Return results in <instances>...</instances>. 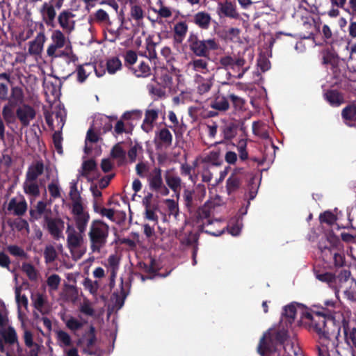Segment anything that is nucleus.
Returning a JSON list of instances; mask_svg holds the SVG:
<instances>
[{"instance_id": "nucleus-1", "label": "nucleus", "mask_w": 356, "mask_h": 356, "mask_svg": "<svg viewBox=\"0 0 356 356\" xmlns=\"http://www.w3.org/2000/svg\"><path fill=\"white\" fill-rule=\"evenodd\" d=\"M316 310L302 312V317L309 321L310 327L319 336L337 324V316L346 317L337 302L332 300H325L323 306H314Z\"/></svg>"}, {"instance_id": "nucleus-2", "label": "nucleus", "mask_w": 356, "mask_h": 356, "mask_svg": "<svg viewBox=\"0 0 356 356\" xmlns=\"http://www.w3.org/2000/svg\"><path fill=\"white\" fill-rule=\"evenodd\" d=\"M335 321L337 324L330 329H327L325 332L319 335L320 339L329 342L334 339L332 342V347L336 349L339 355H341L339 352L341 342L339 337L342 328L344 342L351 352L352 356H356V327H350L348 317H342L338 314Z\"/></svg>"}, {"instance_id": "nucleus-3", "label": "nucleus", "mask_w": 356, "mask_h": 356, "mask_svg": "<svg viewBox=\"0 0 356 356\" xmlns=\"http://www.w3.org/2000/svg\"><path fill=\"white\" fill-rule=\"evenodd\" d=\"M31 222L41 220V226L55 240L63 238V232L65 228L64 221L59 217H54L50 208H47V203L39 201L36 205L29 211Z\"/></svg>"}, {"instance_id": "nucleus-4", "label": "nucleus", "mask_w": 356, "mask_h": 356, "mask_svg": "<svg viewBox=\"0 0 356 356\" xmlns=\"http://www.w3.org/2000/svg\"><path fill=\"white\" fill-rule=\"evenodd\" d=\"M88 235L91 251L95 253H100L102 249L107 243L109 227L101 220H94L90 225Z\"/></svg>"}, {"instance_id": "nucleus-5", "label": "nucleus", "mask_w": 356, "mask_h": 356, "mask_svg": "<svg viewBox=\"0 0 356 356\" xmlns=\"http://www.w3.org/2000/svg\"><path fill=\"white\" fill-rule=\"evenodd\" d=\"M186 45L193 55L203 58L209 57L211 51H215L219 48V44L215 38L200 40L193 33H190L186 40Z\"/></svg>"}, {"instance_id": "nucleus-6", "label": "nucleus", "mask_w": 356, "mask_h": 356, "mask_svg": "<svg viewBox=\"0 0 356 356\" xmlns=\"http://www.w3.org/2000/svg\"><path fill=\"white\" fill-rule=\"evenodd\" d=\"M314 273L318 281L326 284L329 287L334 289L336 291H339L342 284L346 282L350 275V272L348 270L343 269L339 272L333 273L317 268L316 267L314 268Z\"/></svg>"}, {"instance_id": "nucleus-7", "label": "nucleus", "mask_w": 356, "mask_h": 356, "mask_svg": "<svg viewBox=\"0 0 356 356\" xmlns=\"http://www.w3.org/2000/svg\"><path fill=\"white\" fill-rule=\"evenodd\" d=\"M67 246L72 254L73 260L78 261L86 253V248L83 245V234L77 232L70 225H67Z\"/></svg>"}, {"instance_id": "nucleus-8", "label": "nucleus", "mask_w": 356, "mask_h": 356, "mask_svg": "<svg viewBox=\"0 0 356 356\" xmlns=\"http://www.w3.org/2000/svg\"><path fill=\"white\" fill-rule=\"evenodd\" d=\"M212 207L213 203L210 201H207L202 206L188 211L190 218L193 223L198 225L200 231L203 232L206 225L212 223V220L210 218Z\"/></svg>"}, {"instance_id": "nucleus-9", "label": "nucleus", "mask_w": 356, "mask_h": 356, "mask_svg": "<svg viewBox=\"0 0 356 356\" xmlns=\"http://www.w3.org/2000/svg\"><path fill=\"white\" fill-rule=\"evenodd\" d=\"M65 0H49L44 2L40 8V14L42 21L47 26L55 27V19L56 17V10H60Z\"/></svg>"}, {"instance_id": "nucleus-10", "label": "nucleus", "mask_w": 356, "mask_h": 356, "mask_svg": "<svg viewBox=\"0 0 356 356\" xmlns=\"http://www.w3.org/2000/svg\"><path fill=\"white\" fill-rule=\"evenodd\" d=\"M207 111L208 118H216L220 115L225 114L230 108V104L228 97L218 93L209 102Z\"/></svg>"}, {"instance_id": "nucleus-11", "label": "nucleus", "mask_w": 356, "mask_h": 356, "mask_svg": "<svg viewBox=\"0 0 356 356\" xmlns=\"http://www.w3.org/2000/svg\"><path fill=\"white\" fill-rule=\"evenodd\" d=\"M257 350L261 356H292L287 352L286 347L278 348L272 339L266 340V335L261 338Z\"/></svg>"}, {"instance_id": "nucleus-12", "label": "nucleus", "mask_w": 356, "mask_h": 356, "mask_svg": "<svg viewBox=\"0 0 356 356\" xmlns=\"http://www.w3.org/2000/svg\"><path fill=\"white\" fill-rule=\"evenodd\" d=\"M150 190L155 191L163 196L169 195L170 191L163 184L162 179V170L160 168H154L147 178Z\"/></svg>"}, {"instance_id": "nucleus-13", "label": "nucleus", "mask_w": 356, "mask_h": 356, "mask_svg": "<svg viewBox=\"0 0 356 356\" xmlns=\"http://www.w3.org/2000/svg\"><path fill=\"white\" fill-rule=\"evenodd\" d=\"M72 212L74 216V221L77 229L81 234H83L90 220L89 213L84 211L83 203H79L78 201L72 206Z\"/></svg>"}, {"instance_id": "nucleus-14", "label": "nucleus", "mask_w": 356, "mask_h": 356, "mask_svg": "<svg viewBox=\"0 0 356 356\" xmlns=\"http://www.w3.org/2000/svg\"><path fill=\"white\" fill-rule=\"evenodd\" d=\"M75 14L70 9H65L59 13L57 19L60 27L66 34H70L75 29Z\"/></svg>"}, {"instance_id": "nucleus-15", "label": "nucleus", "mask_w": 356, "mask_h": 356, "mask_svg": "<svg viewBox=\"0 0 356 356\" xmlns=\"http://www.w3.org/2000/svg\"><path fill=\"white\" fill-rule=\"evenodd\" d=\"M244 174L243 168H236L226 181V190L229 195L236 193L241 188Z\"/></svg>"}, {"instance_id": "nucleus-16", "label": "nucleus", "mask_w": 356, "mask_h": 356, "mask_svg": "<svg viewBox=\"0 0 356 356\" xmlns=\"http://www.w3.org/2000/svg\"><path fill=\"white\" fill-rule=\"evenodd\" d=\"M52 43L48 47L47 54L49 57H56V51L58 49L63 48L66 42L64 32L60 30H54L51 34Z\"/></svg>"}, {"instance_id": "nucleus-17", "label": "nucleus", "mask_w": 356, "mask_h": 356, "mask_svg": "<svg viewBox=\"0 0 356 356\" xmlns=\"http://www.w3.org/2000/svg\"><path fill=\"white\" fill-rule=\"evenodd\" d=\"M35 109L29 104H23L22 106H18L16 110V117L24 127L30 124L31 120L35 118Z\"/></svg>"}, {"instance_id": "nucleus-18", "label": "nucleus", "mask_w": 356, "mask_h": 356, "mask_svg": "<svg viewBox=\"0 0 356 356\" xmlns=\"http://www.w3.org/2000/svg\"><path fill=\"white\" fill-rule=\"evenodd\" d=\"M0 335L3 339L5 343L10 346H16L17 353L18 356H21L22 354V348L19 345L17 339V335L14 327L9 326L7 329L0 327Z\"/></svg>"}, {"instance_id": "nucleus-19", "label": "nucleus", "mask_w": 356, "mask_h": 356, "mask_svg": "<svg viewBox=\"0 0 356 356\" xmlns=\"http://www.w3.org/2000/svg\"><path fill=\"white\" fill-rule=\"evenodd\" d=\"M77 81L83 83L92 71L95 72L98 77H101L104 74V71L99 72L97 66L94 65L90 63H86L83 65H79L76 67Z\"/></svg>"}, {"instance_id": "nucleus-20", "label": "nucleus", "mask_w": 356, "mask_h": 356, "mask_svg": "<svg viewBox=\"0 0 356 356\" xmlns=\"http://www.w3.org/2000/svg\"><path fill=\"white\" fill-rule=\"evenodd\" d=\"M172 134L168 128H161L155 134L154 143L158 148H168L172 144Z\"/></svg>"}, {"instance_id": "nucleus-21", "label": "nucleus", "mask_w": 356, "mask_h": 356, "mask_svg": "<svg viewBox=\"0 0 356 356\" xmlns=\"http://www.w3.org/2000/svg\"><path fill=\"white\" fill-rule=\"evenodd\" d=\"M46 40V36L44 32H40L35 38L29 42V53L31 55L38 56L43 49V46Z\"/></svg>"}, {"instance_id": "nucleus-22", "label": "nucleus", "mask_w": 356, "mask_h": 356, "mask_svg": "<svg viewBox=\"0 0 356 356\" xmlns=\"http://www.w3.org/2000/svg\"><path fill=\"white\" fill-rule=\"evenodd\" d=\"M184 204L187 211H193L201 202L199 198L194 194L193 191L189 188H185L183 192Z\"/></svg>"}, {"instance_id": "nucleus-23", "label": "nucleus", "mask_w": 356, "mask_h": 356, "mask_svg": "<svg viewBox=\"0 0 356 356\" xmlns=\"http://www.w3.org/2000/svg\"><path fill=\"white\" fill-rule=\"evenodd\" d=\"M325 99L333 107H338L344 103V97L337 90H327L324 93Z\"/></svg>"}, {"instance_id": "nucleus-24", "label": "nucleus", "mask_w": 356, "mask_h": 356, "mask_svg": "<svg viewBox=\"0 0 356 356\" xmlns=\"http://www.w3.org/2000/svg\"><path fill=\"white\" fill-rule=\"evenodd\" d=\"M159 112L155 109H147L145 113V118L141 125L142 129L146 133L153 129V123L157 120Z\"/></svg>"}, {"instance_id": "nucleus-25", "label": "nucleus", "mask_w": 356, "mask_h": 356, "mask_svg": "<svg viewBox=\"0 0 356 356\" xmlns=\"http://www.w3.org/2000/svg\"><path fill=\"white\" fill-rule=\"evenodd\" d=\"M196 82L197 83V92L199 95H204L210 91L213 85V78H204L201 75H197L196 77Z\"/></svg>"}, {"instance_id": "nucleus-26", "label": "nucleus", "mask_w": 356, "mask_h": 356, "mask_svg": "<svg viewBox=\"0 0 356 356\" xmlns=\"http://www.w3.org/2000/svg\"><path fill=\"white\" fill-rule=\"evenodd\" d=\"M318 249L321 252V256L323 260L326 262H330L333 259L334 254L341 248L332 245H328L327 244H325V242L321 241L318 243Z\"/></svg>"}, {"instance_id": "nucleus-27", "label": "nucleus", "mask_w": 356, "mask_h": 356, "mask_svg": "<svg viewBox=\"0 0 356 356\" xmlns=\"http://www.w3.org/2000/svg\"><path fill=\"white\" fill-rule=\"evenodd\" d=\"M44 172V164L42 161H36L31 165L26 172V181H34Z\"/></svg>"}, {"instance_id": "nucleus-28", "label": "nucleus", "mask_w": 356, "mask_h": 356, "mask_svg": "<svg viewBox=\"0 0 356 356\" xmlns=\"http://www.w3.org/2000/svg\"><path fill=\"white\" fill-rule=\"evenodd\" d=\"M193 22L199 28L207 30L210 26L211 17L209 13L200 11L194 15Z\"/></svg>"}, {"instance_id": "nucleus-29", "label": "nucleus", "mask_w": 356, "mask_h": 356, "mask_svg": "<svg viewBox=\"0 0 356 356\" xmlns=\"http://www.w3.org/2000/svg\"><path fill=\"white\" fill-rule=\"evenodd\" d=\"M24 93L21 88L19 87H13L11 90V94L9 97H8V104L11 107H15L17 106H19L24 102Z\"/></svg>"}, {"instance_id": "nucleus-30", "label": "nucleus", "mask_w": 356, "mask_h": 356, "mask_svg": "<svg viewBox=\"0 0 356 356\" xmlns=\"http://www.w3.org/2000/svg\"><path fill=\"white\" fill-rule=\"evenodd\" d=\"M218 13H222L225 17L233 19H238L239 14L236 10V6L230 1H226L225 3H219Z\"/></svg>"}, {"instance_id": "nucleus-31", "label": "nucleus", "mask_w": 356, "mask_h": 356, "mask_svg": "<svg viewBox=\"0 0 356 356\" xmlns=\"http://www.w3.org/2000/svg\"><path fill=\"white\" fill-rule=\"evenodd\" d=\"M165 180L168 186L179 197L181 185V178L167 172L165 175Z\"/></svg>"}, {"instance_id": "nucleus-32", "label": "nucleus", "mask_w": 356, "mask_h": 356, "mask_svg": "<svg viewBox=\"0 0 356 356\" xmlns=\"http://www.w3.org/2000/svg\"><path fill=\"white\" fill-rule=\"evenodd\" d=\"M332 6L343 9L353 17H356V0H348V7L345 8L347 0H330Z\"/></svg>"}, {"instance_id": "nucleus-33", "label": "nucleus", "mask_w": 356, "mask_h": 356, "mask_svg": "<svg viewBox=\"0 0 356 356\" xmlns=\"http://www.w3.org/2000/svg\"><path fill=\"white\" fill-rule=\"evenodd\" d=\"M188 24L186 22H179L174 26V39L177 43H181L188 31Z\"/></svg>"}, {"instance_id": "nucleus-34", "label": "nucleus", "mask_w": 356, "mask_h": 356, "mask_svg": "<svg viewBox=\"0 0 356 356\" xmlns=\"http://www.w3.org/2000/svg\"><path fill=\"white\" fill-rule=\"evenodd\" d=\"M239 127V124L236 122H229L226 123L222 127V131L223 134L224 138L225 140H231L234 138L238 131V129Z\"/></svg>"}, {"instance_id": "nucleus-35", "label": "nucleus", "mask_w": 356, "mask_h": 356, "mask_svg": "<svg viewBox=\"0 0 356 356\" xmlns=\"http://www.w3.org/2000/svg\"><path fill=\"white\" fill-rule=\"evenodd\" d=\"M129 70L137 77H147L151 74V68L145 61H141L137 67H129Z\"/></svg>"}, {"instance_id": "nucleus-36", "label": "nucleus", "mask_w": 356, "mask_h": 356, "mask_svg": "<svg viewBox=\"0 0 356 356\" xmlns=\"http://www.w3.org/2000/svg\"><path fill=\"white\" fill-rule=\"evenodd\" d=\"M31 300L33 302V305L35 309H36L38 312H41L42 314L45 313V312L44 311V308L47 302V299L44 294L40 293L33 294L31 296Z\"/></svg>"}, {"instance_id": "nucleus-37", "label": "nucleus", "mask_w": 356, "mask_h": 356, "mask_svg": "<svg viewBox=\"0 0 356 356\" xmlns=\"http://www.w3.org/2000/svg\"><path fill=\"white\" fill-rule=\"evenodd\" d=\"M26 204L25 202H17L15 199H12L8 207L9 211H13L14 214L17 216L23 215L26 211Z\"/></svg>"}, {"instance_id": "nucleus-38", "label": "nucleus", "mask_w": 356, "mask_h": 356, "mask_svg": "<svg viewBox=\"0 0 356 356\" xmlns=\"http://www.w3.org/2000/svg\"><path fill=\"white\" fill-rule=\"evenodd\" d=\"M130 16L131 19L135 20L139 24L145 17V12L141 6L137 4H131Z\"/></svg>"}, {"instance_id": "nucleus-39", "label": "nucleus", "mask_w": 356, "mask_h": 356, "mask_svg": "<svg viewBox=\"0 0 356 356\" xmlns=\"http://www.w3.org/2000/svg\"><path fill=\"white\" fill-rule=\"evenodd\" d=\"M341 116L344 120L356 121V105L349 104L343 108Z\"/></svg>"}, {"instance_id": "nucleus-40", "label": "nucleus", "mask_w": 356, "mask_h": 356, "mask_svg": "<svg viewBox=\"0 0 356 356\" xmlns=\"http://www.w3.org/2000/svg\"><path fill=\"white\" fill-rule=\"evenodd\" d=\"M100 214L102 216H106L110 220L115 222H119V221L116 220L115 216H122V219H125L126 218V213L124 212L115 211L113 209H106L104 207L100 210Z\"/></svg>"}, {"instance_id": "nucleus-41", "label": "nucleus", "mask_w": 356, "mask_h": 356, "mask_svg": "<svg viewBox=\"0 0 356 356\" xmlns=\"http://www.w3.org/2000/svg\"><path fill=\"white\" fill-rule=\"evenodd\" d=\"M106 70L111 74H115L122 67L121 60L118 57H112L106 61Z\"/></svg>"}, {"instance_id": "nucleus-42", "label": "nucleus", "mask_w": 356, "mask_h": 356, "mask_svg": "<svg viewBox=\"0 0 356 356\" xmlns=\"http://www.w3.org/2000/svg\"><path fill=\"white\" fill-rule=\"evenodd\" d=\"M288 335L286 332L284 330H280L275 333L274 338H272L269 336L268 337H266V339H272L275 344L278 346V348H286V346H284V343L286 341Z\"/></svg>"}, {"instance_id": "nucleus-43", "label": "nucleus", "mask_w": 356, "mask_h": 356, "mask_svg": "<svg viewBox=\"0 0 356 356\" xmlns=\"http://www.w3.org/2000/svg\"><path fill=\"white\" fill-rule=\"evenodd\" d=\"M189 65L195 71L204 72L208 71V62L205 59L202 58H196L193 59L190 61Z\"/></svg>"}, {"instance_id": "nucleus-44", "label": "nucleus", "mask_w": 356, "mask_h": 356, "mask_svg": "<svg viewBox=\"0 0 356 356\" xmlns=\"http://www.w3.org/2000/svg\"><path fill=\"white\" fill-rule=\"evenodd\" d=\"M198 239L199 236L197 233L190 232L181 239V243L186 246H193V248L194 245L197 246Z\"/></svg>"}, {"instance_id": "nucleus-45", "label": "nucleus", "mask_w": 356, "mask_h": 356, "mask_svg": "<svg viewBox=\"0 0 356 356\" xmlns=\"http://www.w3.org/2000/svg\"><path fill=\"white\" fill-rule=\"evenodd\" d=\"M83 338H86L87 348L92 347L97 341L95 327L91 325L89 330L83 335Z\"/></svg>"}, {"instance_id": "nucleus-46", "label": "nucleus", "mask_w": 356, "mask_h": 356, "mask_svg": "<svg viewBox=\"0 0 356 356\" xmlns=\"http://www.w3.org/2000/svg\"><path fill=\"white\" fill-rule=\"evenodd\" d=\"M13 108L6 104L2 110V116L8 124L15 123L17 117L13 111Z\"/></svg>"}, {"instance_id": "nucleus-47", "label": "nucleus", "mask_w": 356, "mask_h": 356, "mask_svg": "<svg viewBox=\"0 0 356 356\" xmlns=\"http://www.w3.org/2000/svg\"><path fill=\"white\" fill-rule=\"evenodd\" d=\"M15 298L18 307L19 317L21 316L20 307L22 306L25 309L28 307V298L25 295H21V289L17 287L15 289Z\"/></svg>"}, {"instance_id": "nucleus-48", "label": "nucleus", "mask_w": 356, "mask_h": 356, "mask_svg": "<svg viewBox=\"0 0 356 356\" xmlns=\"http://www.w3.org/2000/svg\"><path fill=\"white\" fill-rule=\"evenodd\" d=\"M240 32L239 29L232 27L228 30L223 31L220 37L225 41H234V39L238 38Z\"/></svg>"}, {"instance_id": "nucleus-49", "label": "nucleus", "mask_w": 356, "mask_h": 356, "mask_svg": "<svg viewBox=\"0 0 356 356\" xmlns=\"http://www.w3.org/2000/svg\"><path fill=\"white\" fill-rule=\"evenodd\" d=\"M165 203L168 207L169 216H173L177 219L179 216L178 203L172 199H166Z\"/></svg>"}, {"instance_id": "nucleus-50", "label": "nucleus", "mask_w": 356, "mask_h": 356, "mask_svg": "<svg viewBox=\"0 0 356 356\" xmlns=\"http://www.w3.org/2000/svg\"><path fill=\"white\" fill-rule=\"evenodd\" d=\"M97 168V164L94 159H88L82 163L81 176L87 177L90 172L94 171Z\"/></svg>"}, {"instance_id": "nucleus-51", "label": "nucleus", "mask_w": 356, "mask_h": 356, "mask_svg": "<svg viewBox=\"0 0 356 356\" xmlns=\"http://www.w3.org/2000/svg\"><path fill=\"white\" fill-rule=\"evenodd\" d=\"M228 98L236 111H242L244 108L245 101L243 98L234 94H229Z\"/></svg>"}, {"instance_id": "nucleus-52", "label": "nucleus", "mask_w": 356, "mask_h": 356, "mask_svg": "<svg viewBox=\"0 0 356 356\" xmlns=\"http://www.w3.org/2000/svg\"><path fill=\"white\" fill-rule=\"evenodd\" d=\"M319 220L321 223H326L329 225H332L336 222L337 217L331 211H327L320 214Z\"/></svg>"}, {"instance_id": "nucleus-53", "label": "nucleus", "mask_w": 356, "mask_h": 356, "mask_svg": "<svg viewBox=\"0 0 356 356\" xmlns=\"http://www.w3.org/2000/svg\"><path fill=\"white\" fill-rule=\"evenodd\" d=\"M66 327L72 332H76L83 326V323L78 321L73 316H70L65 322Z\"/></svg>"}, {"instance_id": "nucleus-54", "label": "nucleus", "mask_w": 356, "mask_h": 356, "mask_svg": "<svg viewBox=\"0 0 356 356\" xmlns=\"http://www.w3.org/2000/svg\"><path fill=\"white\" fill-rule=\"evenodd\" d=\"M44 257L47 263L54 261L57 257L55 248L51 245H47L44 250Z\"/></svg>"}, {"instance_id": "nucleus-55", "label": "nucleus", "mask_w": 356, "mask_h": 356, "mask_svg": "<svg viewBox=\"0 0 356 356\" xmlns=\"http://www.w3.org/2000/svg\"><path fill=\"white\" fill-rule=\"evenodd\" d=\"M296 314V307L294 305L291 304L289 305H286L284 307V312L283 315L289 318V322L291 323L295 318Z\"/></svg>"}, {"instance_id": "nucleus-56", "label": "nucleus", "mask_w": 356, "mask_h": 356, "mask_svg": "<svg viewBox=\"0 0 356 356\" xmlns=\"http://www.w3.org/2000/svg\"><path fill=\"white\" fill-rule=\"evenodd\" d=\"M138 56L136 53L133 50H128L124 55V65L128 67H133L137 61Z\"/></svg>"}, {"instance_id": "nucleus-57", "label": "nucleus", "mask_w": 356, "mask_h": 356, "mask_svg": "<svg viewBox=\"0 0 356 356\" xmlns=\"http://www.w3.org/2000/svg\"><path fill=\"white\" fill-rule=\"evenodd\" d=\"M95 19L99 23L111 24L108 13L103 9H99L95 12Z\"/></svg>"}, {"instance_id": "nucleus-58", "label": "nucleus", "mask_w": 356, "mask_h": 356, "mask_svg": "<svg viewBox=\"0 0 356 356\" xmlns=\"http://www.w3.org/2000/svg\"><path fill=\"white\" fill-rule=\"evenodd\" d=\"M60 282V277L57 274L50 275L47 280V285L51 291H56L58 289Z\"/></svg>"}, {"instance_id": "nucleus-59", "label": "nucleus", "mask_w": 356, "mask_h": 356, "mask_svg": "<svg viewBox=\"0 0 356 356\" xmlns=\"http://www.w3.org/2000/svg\"><path fill=\"white\" fill-rule=\"evenodd\" d=\"M56 338L58 341L62 343L65 346H69L71 345V337L69 334L63 330H59L56 332Z\"/></svg>"}, {"instance_id": "nucleus-60", "label": "nucleus", "mask_w": 356, "mask_h": 356, "mask_svg": "<svg viewBox=\"0 0 356 356\" xmlns=\"http://www.w3.org/2000/svg\"><path fill=\"white\" fill-rule=\"evenodd\" d=\"M158 207L153 205L152 207L145 209V218L154 222L155 224L159 222V217L155 213V210Z\"/></svg>"}, {"instance_id": "nucleus-61", "label": "nucleus", "mask_w": 356, "mask_h": 356, "mask_svg": "<svg viewBox=\"0 0 356 356\" xmlns=\"http://www.w3.org/2000/svg\"><path fill=\"white\" fill-rule=\"evenodd\" d=\"M53 143L55 147V149H56L57 152L58 154L63 153V147H62V135L61 132L59 131H56L54 133L52 136Z\"/></svg>"}, {"instance_id": "nucleus-62", "label": "nucleus", "mask_w": 356, "mask_h": 356, "mask_svg": "<svg viewBox=\"0 0 356 356\" xmlns=\"http://www.w3.org/2000/svg\"><path fill=\"white\" fill-rule=\"evenodd\" d=\"M100 140V137L98 133L95 131L92 126L90 127L86 134L85 143H96Z\"/></svg>"}, {"instance_id": "nucleus-63", "label": "nucleus", "mask_w": 356, "mask_h": 356, "mask_svg": "<svg viewBox=\"0 0 356 356\" xmlns=\"http://www.w3.org/2000/svg\"><path fill=\"white\" fill-rule=\"evenodd\" d=\"M328 245H332L341 248V241L339 238L336 236L332 231L327 234L326 240L324 241Z\"/></svg>"}, {"instance_id": "nucleus-64", "label": "nucleus", "mask_w": 356, "mask_h": 356, "mask_svg": "<svg viewBox=\"0 0 356 356\" xmlns=\"http://www.w3.org/2000/svg\"><path fill=\"white\" fill-rule=\"evenodd\" d=\"M22 270L29 278L31 280H35L37 278V272L35 269V267L31 264L25 263L22 265Z\"/></svg>"}]
</instances>
